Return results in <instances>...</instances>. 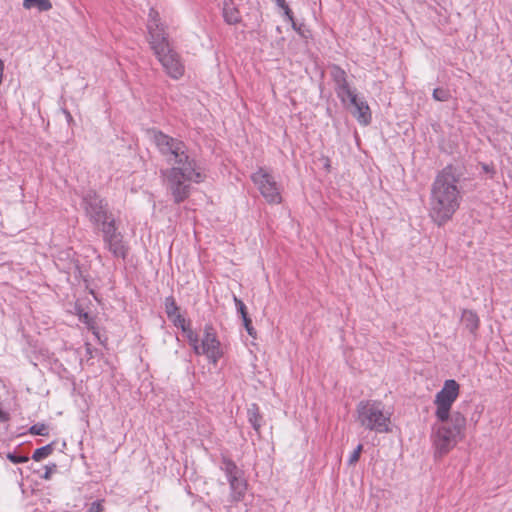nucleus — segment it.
<instances>
[{"label": "nucleus", "instance_id": "6", "mask_svg": "<svg viewBox=\"0 0 512 512\" xmlns=\"http://www.w3.org/2000/svg\"><path fill=\"white\" fill-rule=\"evenodd\" d=\"M186 338L195 354L204 355L213 365H216L224 356V348L211 325L205 326L201 342L198 341V336L193 330Z\"/></svg>", "mask_w": 512, "mask_h": 512}, {"label": "nucleus", "instance_id": "22", "mask_svg": "<svg viewBox=\"0 0 512 512\" xmlns=\"http://www.w3.org/2000/svg\"><path fill=\"white\" fill-rule=\"evenodd\" d=\"M362 449L363 446L359 444L357 448L352 452L348 460L349 465H354L359 460Z\"/></svg>", "mask_w": 512, "mask_h": 512}, {"label": "nucleus", "instance_id": "27", "mask_svg": "<svg viewBox=\"0 0 512 512\" xmlns=\"http://www.w3.org/2000/svg\"><path fill=\"white\" fill-rule=\"evenodd\" d=\"M275 1L278 4V6L285 9L286 14H289L290 10H289L288 6L286 5L285 0H275Z\"/></svg>", "mask_w": 512, "mask_h": 512}, {"label": "nucleus", "instance_id": "26", "mask_svg": "<svg viewBox=\"0 0 512 512\" xmlns=\"http://www.w3.org/2000/svg\"><path fill=\"white\" fill-rule=\"evenodd\" d=\"M244 322V326L247 330V332L252 335L253 334V328L251 327V320L248 317L242 318Z\"/></svg>", "mask_w": 512, "mask_h": 512}, {"label": "nucleus", "instance_id": "1", "mask_svg": "<svg viewBox=\"0 0 512 512\" xmlns=\"http://www.w3.org/2000/svg\"><path fill=\"white\" fill-rule=\"evenodd\" d=\"M459 395L460 384L454 379H447L434 396L435 422L431 429L430 440L435 458L447 455L459 441L465 438L467 419L462 412L453 410Z\"/></svg>", "mask_w": 512, "mask_h": 512}, {"label": "nucleus", "instance_id": "23", "mask_svg": "<svg viewBox=\"0 0 512 512\" xmlns=\"http://www.w3.org/2000/svg\"><path fill=\"white\" fill-rule=\"evenodd\" d=\"M234 301H235V304H236L238 311L240 312L242 318L248 317L247 312H246V306L244 305V303L240 299H238L236 296H234Z\"/></svg>", "mask_w": 512, "mask_h": 512}, {"label": "nucleus", "instance_id": "2", "mask_svg": "<svg viewBox=\"0 0 512 512\" xmlns=\"http://www.w3.org/2000/svg\"><path fill=\"white\" fill-rule=\"evenodd\" d=\"M152 140L172 166L163 172L164 181L176 202H181L189 195L186 182L200 183L205 174L194 159L186 153L183 143L159 132H152Z\"/></svg>", "mask_w": 512, "mask_h": 512}, {"label": "nucleus", "instance_id": "18", "mask_svg": "<svg viewBox=\"0 0 512 512\" xmlns=\"http://www.w3.org/2000/svg\"><path fill=\"white\" fill-rule=\"evenodd\" d=\"M29 432L33 435L47 436L48 435V427L43 423H37L30 427Z\"/></svg>", "mask_w": 512, "mask_h": 512}, {"label": "nucleus", "instance_id": "4", "mask_svg": "<svg viewBox=\"0 0 512 512\" xmlns=\"http://www.w3.org/2000/svg\"><path fill=\"white\" fill-rule=\"evenodd\" d=\"M393 409L378 400L361 401L356 408V420L359 425L377 433H392Z\"/></svg>", "mask_w": 512, "mask_h": 512}, {"label": "nucleus", "instance_id": "11", "mask_svg": "<svg viewBox=\"0 0 512 512\" xmlns=\"http://www.w3.org/2000/svg\"><path fill=\"white\" fill-rule=\"evenodd\" d=\"M156 57L170 77L179 79L183 76L184 66L177 53L171 48L167 49L166 52H162V55H157Z\"/></svg>", "mask_w": 512, "mask_h": 512}, {"label": "nucleus", "instance_id": "16", "mask_svg": "<svg viewBox=\"0 0 512 512\" xmlns=\"http://www.w3.org/2000/svg\"><path fill=\"white\" fill-rule=\"evenodd\" d=\"M23 7L25 9L36 8L39 11H48L52 8L49 0H23Z\"/></svg>", "mask_w": 512, "mask_h": 512}, {"label": "nucleus", "instance_id": "29", "mask_svg": "<svg viewBox=\"0 0 512 512\" xmlns=\"http://www.w3.org/2000/svg\"><path fill=\"white\" fill-rule=\"evenodd\" d=\"M51 473H52V468L46 467V472H45V474H44V478H45V479H49V478H50Z\"/></svg>", "mask_w": 512, "mask_h": 512}, {"label": "nucleus", "instance_id": "25", "mask_svg": "<svg viewBox=\"0 0 512 512\" xmlns=\"http://www.w3.org/2000/svg\"><path fill=\"white\" fill-rule=\"evenodd\" d=\"M104 508L101 502H94L91 504L88 512H103Z\"/></svg>", "mask_w": 512, "mask_h": 512}, {"label": "nucleus", "instance_id": "20", "mask_svg": "<svg viewBox=\"0 0 512 512\" xmlns=\"http://www.w3.org/2000/svg\"><path fill=\"white\" fill-rule=\"evenodd\" d=\"M78 316H79V320L81 322L87 324L89 326V328L93 330V333L97 336V332L95 331V329H94V327L92 325V320L89 317V315L86 312H83L82 310H80L78 312Z\"/></svg>", "mask_w": 512, "mask_h": 512}, {"label": "nucleus", "instance_id": "13", "mask_svg": "<svg viewBox=\"0 0 512 512\" xmlns=\"http://www.w3.org/2000/svg\"><path fill=\"white\" fill-rule=\"evenodd\" d=\"M332 77L336 83V93L342 102H345L346 91H352L346 79V73L341 68L334 66L331 70Z\"/></svg>", "mask_w": 512, "mask_h": 512}, {"label": "nucleus", "instance_id": "7", "mask_svg": "<svg viewBox=\"0 0 512 512\" xmlns=\"http://www.w3.org/2000/svg\"><path fill=\"white\" fill-rule=\"evenodd\" d=\"M251 180L267 203L280 204L282 202L281 189L267 170L259 168L251 175Z\"/></svg>", "mask_w": 512, "mask_h": 512}, {"label": "nucleus", "instance_id": "17", "mask_svg": "<svg viewBox=\"0 0 512 512\" xmlns=\"http://www.w3.org/2000/svg\"><path fill=\"white\" fill-rule=\"evenodd\" d=\"M52 451H53L52 445L43 446L34 451V453L32 455V459L37 462L41 461L44 458L48 457L52 453Z\"/></svg>", "mask_w": 512, "mask_h": 512}, {"label": "nucleus", "instance_id": "28", "mask_svg": "<svg viewBox=\"0 0 512 512\" xmlns=\"http://www.w3.org/2000/svg\"><path fill=\"white\" fill-rule=\"evenodd\" d=\"M9 419V416L7 413L3 412L1 409H0V422H5Z\"/></svg>", "mask_w": 512, "mask_h": 512}, {"label": "nucleus", "instance_id": "15", "mask_svg": "<svg viewBox=\"0 0 512 512\" xmlns=\"http://www.w3.org/2000/svg\"><path fill=\"white\" fill-rule=\"evenodd\" d=\"M223 15L228 24H236L240 21L239 11L232 4H225Z\"/></svg>", "mask_w": 512, "mask_h": 512}, {"label": "nucleus", "instance_id": "24", "mask_svg": "<svg viewBox=\"0 0 512 512\" xmlns=\"http://www.w3.org/2000/svg\"><path fill=\"white\" fill-rule=\"evenodd\" d=\"M7 458L13 463H25L29 460L27 456H16L13 454H8Z\"/></svg>", "mask_w": 512, "mask_h": 512}, {"label": "nucleus", "instance_id": "14", "mask_svg": "<svg viewBox=\"0 0 512 512\" xmlns=\"http://www.w3.org/2000/svg\"><path fill=\"white\" fill-rule=\"evenodd\" d=\"M461 321L465 325V327L471 332L476 333L479 327V317L472 310H464L461 315Z\"/></svg>", "mask_w": 512, "mask_h": 512}, {"label": "nucleus", "instance_id": "10", "mask_svg": "<svg viewBox=\"0 0 512 512\" xmlns=\"http://www.w3.org/2000/svg\"><path fill=\"white\" fill-rule=\"evenodd\" d=\"M226 472L231 489V498L233 501L239 502L244 498L247 490V483L240 476V472L234 464L228 463L226 466Z\"/></svg>", "mask_w": 512, "mask_h": 512}, {"label": "nucleus", "instance_id": "19", "mask_svg": "<svg viewBox=\"0 0 512 512\" xmlns=\"http://www.w3.org/2000/svg\"><path fill=\"white\" fill-rule=\"evenodd\" d=\"M249 421L254 427L255 430H259L260 428V415L258 413L257 408H253L249 410Z\"/></svg>", "mask_w": 512, "mask_h": 512}, {"label": "nucleus", "instance_id": "12", "mask_svg": "<svg viewBox=\"0 0 512 512\" xmlns=\"http://www.w3.org/2000/svg\"><path fill=\"white\" fill-rule=\"evenodd\" d=\"M165 311L168 318L176 327L182 330L185 337L192 331L190 323L181 315L179 307L176 305V302L172 297L165 299Z\"/></svg>", "mask_w": 512, "mask_h": 512}, {"label": "nucleus", "instance_id": "21", "mask_svg": "<svg viewBox=\"0 0 512 512\" xmlns=\"http://www.w3.org/2000/svg\"><path fill=\"white\" fill-rule=\"evenodd\" d=\"M433 98L437 101H447L449 93L443 89H435L433 91Z\"/></svg>", "mask_w": 512, "mask_h": 512}, {"label": "nucleus", "instance_id": "8", "mask_svg": "<svg viewBox=\"0 0 512 512\" xmlns=\"http://www.w3.org/2000/svg\"><path fill=\"white\" fill-rule=\"evenodd\" d=\"M148 41L155 55H162L170 48L164 27L160 21L159 14L155 11L149 13L147 24Z\"/></svg>", "mask_w": 512, "mask_h": 512}, {"label": "nucleus", "instance_id": "3", "mask_svg": "<svg viewBox=\"0 0 512 512\" xmlns=\"http://www.w3.org/2000/svg\"><path fill=\"white\" fill-rule=\"evenodd\" d=\"M460 177L457 168L447 166L435 178L431 189L430 216L439 226L447 223L460 206Z\"/></svg>", "mask_w": 512, "mask_h": 512}, {"label": "nucleus", "instance_id": "9", "mask_svg": "<svg viewBox=\"0 0 512 512\" xmlns=\"http://www.w3.org/2000/svg\"><path fill=\"white\" fill-rule=\"evenodd\" d=\"M345 93V102L343 103H349L351 105V113L360 125H369L372 120V113L367 102L359 98L355 90L346 91Z\"/></svg>", "mask_w": 512, "mask_h": 512}, {"label": "nucleus", "instance_id": "5", "mask_svg": "<svg viewBox=\"0 0 512 512\" xmlns=\"http://www.w3.org/2000/svg\"><path fill=\"white\" fill-rule=\"evenodd\" d=\"M85 210L91 220L102 225V231L112 252L116 256L123 257L125 251L121 244V238L116 233L114 221L110 216H108L103 201L98 197H93L86 203Z\"/></svg>", "mask_w": 512, "mask_h": 512}, {"label": "nucleus", "instance_id": "30", "mask_svg": "<svg viewBox=\"0 0 512 512\" xmlns=\"http://www.w3.org/2000/svg\"><path fill=\"white\" fill-rule=\"evenodd\" d=\"M482 168L487 173H494V171L488 165H486V164H483Z\"/></svg>", "mask_w": 512, "mask_h": 512}]
</instances>
